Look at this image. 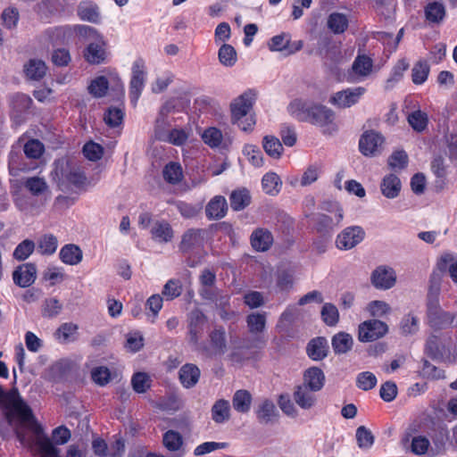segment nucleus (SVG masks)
Listing matches in <instances>:
<instances>
[{
	"instance_id": "nucleus-18",
	"label": "nucleus",
	"mask_w": 457,
	"mask_h": 457,
	"mask_svg": "<svg viewBox=\"0 0 457 457\" xmlns=\"http://www.w3.org/2000/svg\"><path fill=\"white\" fill-rule=\"evenodd\" d=\"M372 69L373 61L370 57L365 54L357 55L352 64V71L356 78L351 81L356 82L367 78L371 74Z\"/></svg>"
},
{
	"instance_id": "nucleus-13",
	"label": "nucleus",
	"mask_w": 457,
	"mask_h": 457,
	"mask_svg": "<svg viewBox=\"0 0 457 457\" xmlns=\"http://www.w3.org/2000/svg\"><path fill=\"white\" fill-rule=\"evenodd\" d=\"M207 318L201 311L194 310L190 312L188 319V336L189 341L193 345H198Z\"/></svg>"
},
{
	"instance_id": "nucleus-27",
	"label": "nucleus",
	"mask_w": 457,
	"mask_h": 457,
	"mask_svg": "<svg viewBox=\"0 0 457 457\" xmlns=\"http://www.w3.org/2000/svg\"><path fill=\"white\" fill-rule=\"evenodd\" d=\"M325 383V376L323 371L316 367L308 369L303 375V385L308 386L313 391H320Z\"/></svg>"
},
{
	"instance_id": "nucleus-11",
	"label": "nucleus",
	"mask_w": 457,
	"mask_h": 457,
	"mask_svg": "<svg viewBox=\"0 0 457 457\" xmlns=\"http://www.w3.org/2000/svg\"><path fill=\"white\" fill-rule=\"evenodd\" d=\"M383 143L381 134L374 130L365 131L359 140V149L365 156H374L380 152Z\"/></svg>"
},
{
	"instance_id": "nucleus-7",
	"label": "nucleus",
	"mask_w": 457,
	"mask_h": 457,
	"mask_svg": "<svg viewBox=\"0 0 457 457\" xmlns=\"http://www.w3.org/2000/svg\"><path fill=\"white\" fill-rule=\"evenodd\" d=\"M365 237V231L360 226H350L337 237L336 245L340 250H350L359 245Z\"/></svg>"
},
{
	"instance_id": "nucleus-48",
	"label": "nucleus",
	"mask_w": 457,
	"mask_h": 457,
	"mask_svg": "<svg viewBox=\"0 0 457 457\" xmlns=\"http://www.w3.org/2000/svg\"><path fill=\"white\" fill-rule=\"evenodd\" d=\"M400 330L403 336L415 334L419 330V319L412 313L404 315L400 322Z\"/></svg>"
},
{
	"instance_id": "nucleus-3",
	"label": "nucleus",
	"mask_w": 457,
	"mask_h": 457,
	"mask_svg": "<svg viewBox=\"0 0 457 457\" xmlns=\"http://www.w3.org/2000/svg\"><path fill=\"white\" fill-rule=\"evenodd\" d=\"M388 332V326L377 319L361 322L358 328V339L361 342H373Z\"/></svg>"
},
{
	"instance_id": "nucleus-31",
	"label": "nucleus",
	"mask_w": 457,
	"mask_h": 457,
	"mask_svg": "<svg viewBox=\"0 0 457 457\" xmlns=\"http://www.w3.org/2000/svg\"><path fill=\"white\" fill-rule=\"evenodd\" d=\"M252 403V395L247 390H237L232 398L233 408L241 413H246L250 411Z\"/></svg>"
},
{
	"instance_id": "nucleus-64",
	"label": "nucleus",
	"mask_w": 457,
	"mask_h": 457,
	"mask_svg": "<svg viewBox=\"0 0 457 457\" xmlns=\"http://www.w3.org/2000/svg\"><path fill=\"white\" fill-rule=\"evenodd\" d=\"M356 439L361 448H370L374 443V436L370 430L364 426L356 429Z\"/></svg>"
},
{
	"instance_id": "nucleus-26",
	"label": "nucleus",
	"mask_w": 457,
	"mask_h": 457,
	"mask_svg": "<svg viewBox=\"0 0 457 457\" xmlns=\"http://www.w3.org/2000/svg\"><path fill=\"white\" fill-rule=\"evenodd\" d=\"M400 179L395 174H389L384 177L380 184L381 193L389 199L397 197L401 191Z\"/></svg>"
},
{
	"instance_id": "nucleus-38",
	"label": "nucleus",
	"mask_w": 457,
	"mask_h": 457,
	"mask_svg": "<svg viewBox=\"0 0 457 457\" xmlns=\"http://www.w3.org/2000/svg\"><path fill=\"white\" fill-rule=\"evenodd\" d=\"M262 147L265 153L274 159L280 158L283 153L282 143L274 136H265L262 139Z\"/></svg>"
},
{
	"instance_id": "nucleus-54",
	"label": "nucleus",
	"mask_w": 457,
	"mask_h": 457,
	"mask_svg": "<svg viewBox=\"0 0 457 457\" xmlns=\"http://www.w3.org/2000/svg\"><path fill=\"white\" fill-rule=\"evenodd\" d=\"M377 378L376 376L370 371H363L357 375L356 378V386L358 388L368 391L374 388L377 385Z\"/></svg>"
},
{
	"instance_id": "nucleus-4",
	"label": "nucleus",
	"mask_w": 457,
	"mask_h": 457,
	"mask_svg": "<svg viewBox=\"0 0 457 457\" xmlns=\"http://www.w3.org/2000/svg\"><path fill=\"white\" fill-rule=\"evenodd\" d=\"M86 186L87 177L79 167L67 165L58 179V187L62 191H68L72 187L84 188Z\"/></svg>"
},
{
	"instance_id": "nucleus-17",
	"label": "nucleus",
	"mask_w": 457,
	"mask_h": 457,
	"mask_svg": "<svg viewBox=\"0 0 457 457\" xmlns=\"http://www.w3.org/2000/svg\"><path fill=\"white\" fill-rule=\"evenodd\" d=\"M201 370L194 363H186L179 370V379L183 387L189 389L196 386Z\"/></svg>"
},
{
	"instance_id": "nucleus-9",
	"label": "nucleus",
	"mask_w": 457,
	"mask_h": 457,
	"mask_svg": "<svg viewBox=\"0 0 457 457\" xmlns=\"http://www.w3.org/2000/svg\"><path fill=\"white\" fill-rule=\"evenodd\" d=\"M255 94L253 90L249 89L237 96L230 104L231 121H237L249 114L253 102Z\"/></svg>"
},
{
	"instance_id": "nucleus-61",
	"label": "nucleus",
	"mask_w": 457,
	"mask_h": 457,
	"mask_svg": "<svg viewBox=\"0 0 457 457\" xmlns=\"http://www.w3.org/2000/svg\"><path fill=\"white\" fill-rule=\"evenodd\" d=\"M407 163L408 155L403 150L394 152L388 158V165L393 170H403Z\"/></svg>"
},
{
	"instance_id": "nucleus-1",
	"label": "nucleus",
	"mask_w": 457,
	"mask_h": 457,
	"mask_svg": "<svg viewBox=\"0 0 457 457\" xmlns=\"http://www.w3.org/2000/svg\"><path fill=\"white\" fill-rule=\"evenodd\" d=\"M289 113L299 121L310 122L323 129L324 133L337 130L334 112L325 105L295 99L288 105Z\"/></svg>"
},
{
	"instance_id": "nucleus-44",
	"label": "nucleus",
	"mask_w": 457,
	"mask_h": 457,
	"mask_svg": "<svg viewBox=\"0 0 457 457\" xmlns=\"http://www.w3.org/2000/svg\"><path fill=\"white\" fill-rule=\"evenodd\" d=\"M23 185L35 196L44 194L48 189L46 180L39 177L28 178Z\"/></svg>"
},
{
	"instance_id": "nucleus-40",
	"label": "nucleus",
	"mask_w": 457,
	"mask_h": 457,
	"mask_svg": "<svg viewBox=\"0 0 457 457\" xmlns=\"http://www.w3.org/2000/svg\"><path fill=\"white\" fill-rule=\"evenodd\" d=\"M281 184L279 177L274 172L266 173L262 179L263 191L271 195L278 194Z\"/></svg>"
},
{
	"instance_id": "nucleus-6",
	"label": "nucleus",
	"mask_w": 457,
	"mask_h": 457,
	"mask_svg": "<svg viewBox=\"0 0 457 457\" xmlns=\"http://www.w3.org/2000/svg\"><path fill=\"white\" fill-rule=\"evenodd\" d=\"M169 111V107L166 105L162 106L160 110L159 117L156 120V137L161 141L168 142L174 145H182L188 138V134L185 129H173L168 133L158 131L160 124L164 122V118L167 116Z\"/></svg>"
},
{
	"instance_id": "nucleus-30",
	"label": "nucleus",
	"mask_w": 457,
	"mask_h": 457,
	"mask_svg": "<svg viewBox=\"0 0 457 457\" xmlns=\"http://www.w3.org/2000/svg\"><path fill=\"white\" fill-rule=\"evenodd\" d=\"M212 418L216 423H224L230 418V406L227 400L220 399L212 407Z\"/></svg>"
},
{
	"instance_id": "nucleus-57",
	"label": "nucleus",
	"mask_w": 457,
	"mask_h": 457,
	"mask_svg": "<svg viewBox=\"0 0 457 457\" xmlns=\"http://www.w3.org/2000/svg\"><path fill=\"white\" fill-rule=\"evenodd\" d=\"M162 293L167 300H173L181 295L182 284L179 279H170L164 285Z\"/></svg>"
},
{
	"instance_id": "nucleus-21",
	"label": "nucleus",
	"mask_w": 457,
	"mask_h": 457,
	"mask_svg": "<svg viewBox=\"0 0 457 457\" xmlns=\"http://www.w3.org/2000/svg\"><path fill=\"white\" fill-rule=\"evenodd\" d=\"M315 392L304 385H299L294 391L295 402L304 410H309L316 403Z\"/></svg>"
},
{
	"instance_id": "nucleus-50",
	"label": "nucleus",
	"mask_w": 457,
	"mask_h": 457,
	"mask_svg": "<svg viewBox=\"0 0 457 457\" xmlns=\"http://www.w3.org/2000/svg\"><path fill=\"white\" fill-rule=\"evenodd\" d=\"M164 446L171 452L178 451L183 444V438L181 435L174 430H168L162 438Z\"/></svg>"
},
{
	"instance_id": "nucleus-47",
	"label": "nucleus",
	"mask_w": 457,
	"mask_h": 457,
	"mask_svg": "<svg viewBox=\"0 0 457 457\" xmlns=\"http://www.w3.org/2000/svg\"><path fill=\"white\" fill-rule=\"evenodd\" d=\"M58 246L56 237L52 234L44 235L37 242V250L42 254H53Z\"/></svg>"
},
{
	"instance_id": "nucleus-36",
	"label": "nucleus",
	"mask_w": 457,
	"mask_h": 457,
	"mask_svg": "<svg viewBox=\"0 0 457 457\" xmlns=\"http://www.w3.org/2000/svg\"><path fill=\"white\" fill-rule=\"evenodd\" d=\"M327 25L334 34H341L348 28V19L345 14L332 12L328 18Z\"/></svg>"
},
{
	"instance_id": "nucleus-10",
	"label": "nucleus",
	"mask_w": 457,
	"mask_h": 457,
	"mask_svg": "<svg viewBox=\"0 0 457 457\" xmlns=\"http://www.w3.org/2000/svg\"><path fill=\"white\" fill-rule=\"evenodd\" d=\"M267 313L262 312H252L246 317V324L249 332L255 336L254 346H263L266 344V340L262 336L266 328Z\"/></svg>"
},
{
	"instance_id": "nucleus-58",
	"label": "nucleus",
	"mask_w": 457,
	"mask_h": 457,
	"mask_svg": "<svg viewBox=\"0 0 457 457\" xmlns=\"http://www.w3.org/2000/svg\"><path fill=\"white\" fill-rule=\"evenodd\" d=\"M62 309V303L54 298H47L45 300L42 309V314L45 317L53 318L57 316Z\"/></svg>"
},
{
	"instance_id": "nucleus-63",
	"label": "nucleus",
	"mask_w": 457,
	"mask_h": 457,
	"mask_svg": "<svg viewBox=\"0 0 457 457\" xmlns=\"http://www.w3.org/2000/svg\"><path fill=\"white\" fill-rule=\"evenodd\" d=\"M124 112L121 109L111 107L104 114V120L109 127L115 128L122 122Z\"/></svg>"
},
{
	"instance_id": "nucleus-20",
	"label": "nucleus",
	"mask_w": 457,
	"mask_h": 457,
	"mask_svg": "<svg viewBox=\"0 0 457 457\" xmlns=\"http://www.w3.org/2000/svg\"><path fill=\"white\" fill-rule=\"evenodd\" d=\"M251 245L258 252H265L273 243V236L267 228H256L251 235Z\"/></svg>"
},
{
	"instance_id": "nucleus-60",
	"label": "nucleus",
	"mask_w": 457,
	"mask_h": 457,
	"mask_svg": "<svg viewBox=\"0 0 457 457\" xmlns=\"http://www.w3.org/2000/svg\"><path fill=\"white\" fill-rule=\"evenodd\" d=\"M91 378L96 384L105 386L111 380V371L104 366L96 367L91 370Z\"/></svg>"
},
{
	"instance_id": "nucleus-29",
	"label": "nucleus",
	"mask_w": 457,
	"mask_h": 457,
	"mask_svg": "<svg viewBox=\"0 0 457 457\" xmlns=\"http://www.w3.org/2000/svg\"><path fill=\"white\" fill-rule=\"evenodd\" d=\"M407 121L414 131L421 133L428 128V116L425 112L418 109L407 115Z\"/></svg>"
},
{
	"instance_id": "nucleus-41",
	"label": "nucleus",
	"mask_w": 457,
	"mask_h": 457,
	"mask_svg": "<svg viewBox=\"0 0 457 457\" xmlns=\"http://www.w3.org/2000/svg\"><path fill=\"white\" fill-rule=\"evenodd\" d=\"M202 139L211 148H217L222 143L223 134L218 128L210 127L202 133Z\"/></svg>"
},
{
	"instance_id": "nucleus-56",
	"label": "nucleus",
	"mask_w": 457,
	"mask_h": 457,
	"mask_svg": "<svg viewBox=\"0 0 457 457\" xmlns=\"http://www.w3.org/2000/svg\"><path fill=\"white\" fill-rule=\"evenodd\" d=\"M131 385L135 392L145 393L150 387V378L145 372H137L131 378Z\"/></svg>"
},
{
	"instance_id": "nucleus-37",
	"label": "nucleus",
	"mask_w": 457,
	"mask_h": 457,
	"mask_svg": "<svg viewBox=\"0 0 457 457\" xmlns=\"http://www.w3.org/2000/svg\"><path fill=\"white\" fill-rule=\"evenodd\" d=\"M162 175L168 183L178 184L183 179L182 167L179 162H170L163 168Z\"/></svg>"
},
{
	"instance_id": "nucleus-22",
	"label": "nucleus",
	"mask_w": 457,
	"mask_h": 457,
	"mask_svg": "<svg viewBox=\"0 0 457 457\" xmlns=\"http://www.w3.org/2000/svg\"><path fill=\"white\" fill-rule=\"evenodd\" d=\"M104 41L98 39L96 42L90 43L84 51V57L90 64H100L106 58V52L104 47Z\"/></svg>"
},
{
	"instance_id": "nucleus-12",
	"label": "nucleus",
	"mask_w": 457,
	"mask_h": 457,
	"mask_svg": "<svg viewBox=\"0 0 457 457\" xmlns=\"http://www.w3.org/2000/svg\"><path fill=\"white\" fill-rule=\"evenodd\" d=\"M334 215L318 214L315 218L316 228L320 233H328L334 229L343 220V210L338 204H334Z\"/></svg>"
},
{
	"instance_id": "nucleus-52",
	"label": "nucleus",
	"mask_w": 457,
	"mask_h": 457,
	"mask_svg": "<svg viewBox=\"0 0 457 457\" xmlns=\"http://www.w3.org/2000/svg\"><path fill=\"white\" fill-rule=\"evenodd\" d=\"M440 270H448L452 279L457 283V260L451 253H445L441 256L438 263Z\"/></svg>"
},
{
	"instance_id": "nucleus-24",
	"label": "nucleus",
	"mask_w": 457,
	"mask_h": 457,
	"mask_svg": "<svg viewBox=\"0 0 457 457\" xmlns=\"http://www.w3.org/2000/svg\"><path fill=\"white\" fill-rule=\"evenodd\" d=\"M150 232L152 238L158 243L170 242L174 237L173 229L166 220L155 221Z\"/></svg>"
},
{
	"instance_id": "nucleus-42",
	"label": "nucleus",
	"mask_w": 457,
	"mask_h": 457,
	"mask_svg": "<svg viewBox=\"0 0 457 457\" xmlns=\"http://www.w3.org/2000/svg\"><path fill=\"white\" fill-rule=\"evenodd\" d=\"M108 88L109 82L106 77L104 76L96 77L90 82L87 87L89 94L96 98L104 96L107 93Z\"/></svg>"
},
{
	"instance_id": "nucleus-34",
	"label": "nucleus",
	"mask_w": 457,
	"mask_h": 457,
	"mask_svg": "<svg viewBox=\"0 0 457 457\" xmlns=\"http://www.w3.org/2000/svg\"><path fill=\"white\" fill-rule=\"evenodd\" d=\"M24 71L29 79L39 80L46 75V66L41 60L31 59L24 66Z\"/></svg>"
},
{
	"instance_id": "nucleus-49",
	"label": "nucleus",
	"mask_w": 457,
	"mask_h": 457,
	"mask_svg": "<svg viewBox=\"0 0 457 457\" xmlns=\"http://www.w3.org/2000/svg\"><path fill=\"white\" fill-rule=\"evenodd\" d=\"M322 320L329 327L337 325L339 320V312L336 305L327 303L320 312Z\"/></svg>"
},
{
	"instance_id": "nucleus-25",
	"label": "nucleus",
	"mask_w": 457,
	"mask_h": 457,
	"mask_svg": "<svg viewBox=\"0 0 457 457\" xmlns=\"http://www.w3.org/2000/svg\"><path fill=\"white\" fill-rule=\"evenodd\" d=\"M228 209L224 196H214L205 207V214L209 220H219L225 216Z\"/></svg>"
},
{
	"instance_id": "nucleus-62",
	"label": "nucleus",
	"mask_w": 457,
	"mask_h": 457,
	"mask_svg": "<svg viewBox=\"0 0 457 457\" xmlns=\"http://www.w3.org/2000/svg\"><path fill=\"white\" fill-rule=\"evenodd\" d=\"M367 310L371 316L381 318L390 312L391 307L384 301L376 300L368 304Z\"/></svg>"
},
{
	"instance_id": "nucleus-23",
	"label": "nucleus",
	"mask_w": 457,
	"mask_h": 457,
	"mask_svg": "<svg viewBox=\"0 0 457 457\" xmlns=\"http://www.w3.org/2000/svg\"><path fill=\"white\" fill-rule=\"evenodd\" d=\"M307 354L313 361H321L328 355V345L325 337L312 339L307 345Z\"/></svg>"
},
{
	"instance_id": "nucleus-35",
	"label": "nucleus",
	"mask_w": 457,
	"mask_h": 457,
	"mask_svg": "<svg viewBox=\"0 0 457 457\" xmlns=\"http://www.w3.org/2000/svg\"><path fill=\"white\" fill-rule=\"evenodd\" d=\"M353 337L345 332L336 334L332 338V347L336 353H345L352 349Z\"/></svg>"
},
{
	"instance_id": "nucleus-14",
	"label": "nucleus",
	"mask_w": 457,
	"mask_h": 457,
	"mask_svg": "<svg viewBox=\"0 0 457 457\" xmlns=\"http://www.w3.org/2000/svg\"><path fill=\"white\" fill-rule=\"evenodd\" d=\"M37 278V268L33 263H24L18 266L12 272V279L15 285L21 287L31 286Z\"/></svg>"
},
{
	"instance_id": "nucleus-43",
	"label": "nucleus",
	"mask_w": 457,
	"mask_h": 457,
	"mask_svg": "<svg viewBox=\"0 0 457 457\" xmlns=\"http://www.w3.org/2000/svg\"><path fill=\"white\" fill-rule=\"evenodd\" d=\"M429 65L425 61H420L411 69V80L415 85L423 84L429 74Z\"/></svg>"
},
{
	"instance_id": "nucleus-5",
	"label": "nucleus",
	"mask_w": 457,
	"mask_h": 457,
	"mask_svg": "<svg viewBox=\"0 0 457 457\" xmlns=\"http://www.w3.org/2000/svg\"><path fill=\"white\" fill-rule=\"evenodd\" d=\"M145 67L143 59H137L132 65V76L129 82V97L136 106L145 82Z\"/></svg>"
},
{
	"instance_id": "nucleus-51",
	"label": "nucleus",
	"mask_w": 457,
	"mask_h": 457,
	"mask_svg": "<svg viewBox=\"0 0 457 457\" xmlns=\"http://www.w3.org/2000/svg\"><path fill=\"white\" fill-rule=\"evenodd\" d=\"M276 406L275 404L270 401H263L257 411V418L264 423L270 422L274 416H276Z\"/></svg>"
},
{
	"instance_id": "nucleus-2",
	"label": "nucleus",
	"mask_w": 457,
	"mask_h": 457,
	"mask_svg": "<svg viewBox=\"0 0 457 457\" xmlns=\"http://www.w3.org/2000/svg\"><path fill=\"white\" fill-rule=\"evenodd\" d=\"M209 345L199 346L198 350L206 357L223 355L228 350L226 330L222 326L215 327L209 333Z\"/></svg>"
},
{
	"instance_id": "nucleus-59",
	"label": "nucleus",
	"mask_w": 457,
	"mask_h": 457,
	"mask_svg": "<svg viewBox=\"0 0 457 457\" xmlns=\"http://www.w3.org/2000/svg\"><path fill=\"white\" fill-rule=\"evenodd\" d=\"M244 154L248 161L255 167H261L263 163V157L260 148L253 145H246L244 147Z\"/></svg>"
},
{
	"instance_id": "nucleus-19",
	"label": "nucleus",
	"mask_w": 457,
	"mask_h": 457,
	"mask_svg": "<svg viewBox=\"0 0 457 457\" xmlns=\"http://www.w3.org/2000/svg\"><path fill=\"white\" fill-rule=\"evenodd\" d=\"M77 13L82 21L96 24L100 23L101 21L100 9L93 1H81L78 5Z\"/></svg>"
},
{
	"instance_id": "nucleus-39",
	"label": "nucleus",
	"mask_w": 457,
	"mask_h": 457,
	"mask_svg": "<svg viewBox=\"0 0 457 457\" xmlns=\"http://www.w3.org/2000/svg\"><path fill=\"white\" fill-rule=\"evenodd\" d=\"M428 318L431 325L438 328L450 326L454 320L453 314L443 310L429 312Z\"/></svg>"
},
{
	"instance_id": "nucleus-46",
	"label": "nucleus",
	"mask_w": 457,
	"mask_h": 457,
	"mask_svg": "<svg viewBox=\"0 0 457 457\" xmlns=\"http://www.w3.org/2000/svg\"><path fill=\"white\" fill-rule=\"evenodd\" d=\"M425 15L428 21L438 23L445 15V6L438 2L430 3L425 8Z\"/></svg>"
},
{
	"instance_id": "nucleus-53",
	"label": "nucleus",
	"mask_w": 457,
	"mask_h": 457,
	"mask_svg": "<svg viewBox=\"0 0 457 457\" xmlns=\"http://www.w3.org/2000/svg\"><path fill=\"white\" fill-rule=\"evenodd\" d=\"M35 249V243L32 240L25 239L21 242L13 251V258L18 261H24L29 257Z\"/></svg>"
},
{
	"instance_id": "nucleus-55",
	"label": "nucleus",
	"mask_w": 457,
	"mask_h": 457,
	"mask_svg": "<svg viewBox=\"0 0 457 457\" xmlns=\"http://www.w3.org/2000/svg\"><path fill=\"white\" fill-rule=\"evenodd\" d=\"M408 68L404 61H401L394 69L390 77L385 82V89L391 90L403 78V71Z\"/></svg>"
},
{
	"instance_id": "nucleus-33",
	"label": "nucleus",
	"mask_w": 457,
	"mask_h": 457,
	"mask_svg": "<svg viewBox=\"0 0 457 457\" xmlns=\"http://www.w3.org/2000/svg\"><path fill=\"white\" fill-rule=\"evenodd\" d=\"M79 327L72 322L62 323L55 332L56 338L62 344L73 342L77 338Z\"/></svg>"
},
{
	"instance_id": "nucleus-45",
	"label": "nucleus",
	"mask_w": 457,
	"mask_h": 457,
	"mask_svg": "<svg viewBox=\"0 0 457 457\" xmlns=\"http://www.w3.org/2000/svg\"><path fill=\"white\" fill-rule=\"evenodd\" d=\"M218 56L220 63L226 67H232L237 60L235 48L228 44H223L220 47Z\"/></svg>"
},
{
	"instance_id": "nucleus-15",
	"label": "nucleus",
	"mask_w": 457,
	"mask_h": 457,
	"mask_svg": "<svg viewBox=\"0 0 457 457\" xmlns=\"http://www.w3.org/2000/svg\"><path fill=\"white\" fill-rule=\"evenodd\" d=\"M396 281V276L392 268L378 267L371 274V283L378 289H389Z\"/></svg>"
},
{
	"instance_id": "nucleus-32",
	"label": "nucleus",
	"mask_w": 457,
	"mask_h": 457,
	"mask_svg": "<svg viewBox=\"0 0 457 457\" xmlns=\"http://www.w3.org/2000/svg\"><path fill=\"white\" fill-rule=\"evenodd\" d=\"M230 206L234 211H241L251 203V195L245 188L234 190L230 196Z\"/></svg>"
},
{
	"instance_id": "nucleus-28",
	"label": "nucleus",
	"mask_w": 457,
	"mask_h": 457,
	"mask_svg": "<svg viewBox=\"0 0 457 457\" xmlns=\"http://www.w3.org/2000/svg\"><path fill=\"white\" fill-rule=\"evenodd\" d=\"M59 256L63 263L69 265H77L81 262L83 253L78 245L69 244L62 247L59 253Z\"/></svg>"
},
{
	"instance_id": "nucleus-8",
	"label": "nucleus",
	"mask_w": 457,
	"mask_h": 457,
	"mask_svg": "<svg viewBox=\"0 0 457 457\" xmlns=\"http://www.w3.org/2000/svg\"><path fill=\"white\" fill-rule=\"evenodd\" d=\"M365 92L366 89L363 87H349L335 93L330 97L329 103L338 108H349L356 104Z\"/></svg>"
},
{
	"instance_id": "nucleus-16",
	"label": "nucleus",
	"mask_w": 457,
	"mask_h": 457,
	"mask_svg": "<svg viewBox=\"0 0 457 457\" xmlns=\"http://www.w3.org/2000/svg\"><path fill=\"white\" fill-rule=\"evenodd\" d=\"M204 231L200 228H189L182 236L179 250L182 253H190L204 245Z\"/></svg>"
}]
</instances>
